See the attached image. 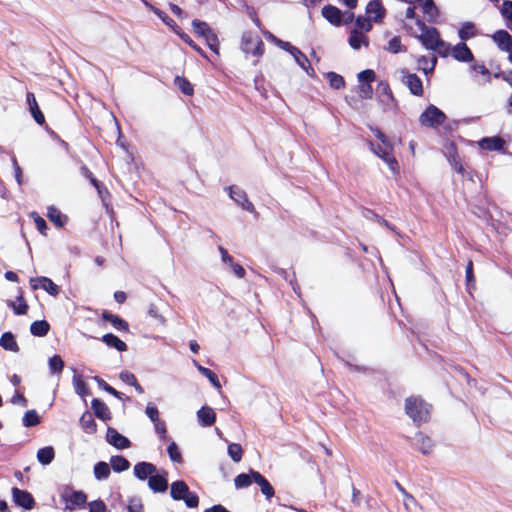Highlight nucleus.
<instances>
[{"mask_svg": "<svg viewBox=\"0 0 512 512\" xmlns=\"http://www.w3.org/2000/svg\"><path fill=\"white\" fill-rule=\"evenodd\" d=\"M110 463H111V467L116 472L125 471L130 466L129 461L126 458L122 457V456H114V457H112Z\"/></svg>", "mask_w": 512, "mask_h": 512, "instance_id": "nucleus-39", "label": "nucleus"}, {"mask_svg": "<svg viewBox=\"0 0 512 512\" xmlns=\"http://www.w3.org/2000/svg\"><path fill=\"white\" fill-rule=\"evenodd\" d=\"M234 482L237 488L247 487L252 483V474H240L235 478Z\"/></svg>", "mask_w": 512, "mask_h": 512, "instance_id": "nucleus-53", "label": "nucleus"}, {"mask_svg": "<svg viewBox=\"0 0 512 512\" xmlns=\"http://www.w3.org/2000/svg\"><path fill=\"white\" fill-rule=\"evenodd\" d=\"M358 94L361 98H371L372 97V87L371 84H360L358 88Z\"/></svg>", "mask_w": 512, "mask_h": 512, "instance_id": "nucleus-61", "label": "nucleus"}, {"mask_svg": "<svg viewBox=\"0 0 512 512\" xmlns=\"http://www.w3.org/2000/svg\"><path fill=\"white\" fill-rule=\"evenodd\" d=\"M145 414L147 415V417L153 422H157V421H160V418H159V411L156 407V405L152 402H149L147 405H146V408H145Z\"/></svg>", "mask_w": 512, "mask_h": 512, "instance_id": "nucleus-51", "label": "nucleus"}, {"mask_svg": "<svg viewBox=\"0 0 512 512\" xmlns=\"http://www.w3.org/2000/svg\"><path fill=\"white\" fill-rule=\"evenodd\" d=\"M492 38L501 50L510 51L512 49V37L508 32L504 30L497 31Z\"/></svg>", "mask_w": 512, "mask_h": 512, "instance_id": "nucleus-23", "label": "nucleus"}, {"mask_svg": "<svg viewBox=\"0 0 512 512\" xmlns=\"http://www.w3.org/2000/svg\"><path fill=\"white\" fill-rule=\"evenodd\" d=\"M471 76L477 79L479 76H482L485 81L489 80L490 73L488 69L480 63H474L470 66Z\"/></svg>", "mask_w": 512, "mask_h": 512, "instance_id": "nucleus-35", "label": "nucleus"}, {"mask_svg": "<svg viewBox=\"0 0 512 512\" xmlns=\"http://www.w3.org/2000/svg\"><path fill=\"white\" fill-rule=\"evenodd\" d=\"M89 512H109L102 500H94L88 503Z\"/></svg>", "mask_w": 512, "mask_h": 512, "instance_id": "nucleus-56", "label": "nucleus"}, {"mask_svg": "<svg viewBox=\"0 0 512 512\" xmlns=\"http://www.w3.org/2000/svg\"><path fill=\"white\" fill-rule=\"evenodd\" d=\"M29 282L33 290L43 289L54 297L59 294V287L48 277H34L31 278Z\"/></svg>", "mask_w": 512, "mask_h": 512, "instance_id": "nucleus-11", "label": "nucleus"}, {"mask_svg": "<svg viewBox=\"0 0 512 512\" xmlns=\"http://www.w3.org/2000/svg\"><path fill=\"white\" fill-rule=\"evenodd\" d=\"M229 197L244 210L252 212L254 210L253 204L248 200L247 195L243 189L237 186H229L225 188Z\"/></svg>", "mask_w": 512, "mask_h": 512, "instance_id": "nucleus-10", "label": "nucleus"}, {"mask_svg": "<svg viewBox=\"0 0 512 512\" xmlns=\"http://www.w3.org/2000/svg\"><path fill=\"white\" fill-rule=\"evenodd\" d=\"M110 466L105 462H98L94 467V475L96 479L102 480L109 476Z\"/></svg>", "mask_w": 512, "mask_h": 512, "instance_id": "nucleus-44", "label": "nucleus"}, {"mask_svg": "<svg viewBox=\"0 0 512 512\" xmlns=\"http://www.w3.org/2000/svg\"><path fill=\"white\" fill-rule=\"evenodd\" d=\"M403 82L407 85L411 93L420 96L423 93L422 81L415 75L401 70Z\"/></svg>", "mask_w": 512, "mask_h": 512, "instance_id": "nucleus-15", "label": "nucleus"}, {"mask_svg": "<svg viewBox=\"0 0 512 512\" xmlns=\"http://www.w3.org/2000/svg\"><path fill=\"white\" fill-rule=\"evenodd\" d=\"M367 18L375 23H381L385 17L386 11L382 3L378 0L370 1L366 6Z\"/></svg>", "mask_w": 512, "mask_h": 512, "instance_id": "nucleus-12", "label": "nucleus"}, {"mask_svg": "<svg viewBox=\"0 0 512 512\" xmlns=\"http://www.w3.org/2000/svg\"><path fill=\"white\" fill-rule=\"evenodd\" d=\"M154 424V430L156 432V434L159 436L160 439H165L166 438V433H167V429H166V424L164 421L160 420V421H157Z\"/></svg>", "mask_w": 512, "mask_h": 512, "instance_id": "nucleus-60", "label": "nucleus"}, {"mask_svg": "<svg viewBox=\"0 0 512 512\" xmlns=\"http://www.w3.org/2000/svg\"><path fill=\"white\" fill-rule=\"evenodd\" d=\"M459 38L462 41L469 40L478 35V30L474 23L472 22H464L461 24L458 30Z\"/></svg>", "mask_w": 512, "mask_h": 512, "instance_id": "nucleus-25", "label": "nucleus"}, {"mask_svg": "<svg viewBox=\"0 0 512 512\" xmlns=\"http://www.w3.org/2000/svg\"><path fill=\"white\" fill-rule=\"evenodd\" d=\"M170 494L175 500H184L188 507H196L198 505V497L189 491L188 486L183 481H176L171 485Z\"/></svg>", "mask_w": 512, "mask_h": 512, "instance_id": "nucleus-5", "label": "nucleus"}, {"mask_svg": "<svg viewBox=\"0 0 512 512\" xmlns=\"http://www.w3.org/2000/svg\"><path fill=\"white\" fill-rule=\"evenodd\" d=\"M169 457L172 461L180 463L182 461V455L175 442H171L167 448Z\"/></svg>", "mask_w": 512, "mask_h": 512, "instance_id": "nucleus-52", "label": "nucleus"}, {"mask_svg": "<svg viewBox=\"0 0 512 512\" xmlns=\"http://www.w3.org/2000/svg\"><path fill=\"white\" fill-rule=\"evenodd\" d=\"M105 318H106V319H107V320H108V321H109V322H110V323H111V324H112L116 329H118V330H124V331L128 330V325H127V323H126L123 319H121V318H119V317H117V316H113V315L105 316Z\"/></svg>", "mask_w": 512, "mask_h": 512, "instance_id": "nucleus-55", "label": "nucleus"}, {"mask_svg": "<svg viewBox=\"0 0 512 512\" xmlns=\"http://www.w3.org/2000/svg\"><path fill=\"white\" fill-rule=\"evenodd\" d=\"M261 492L267 497L271 498L274 495V489L267 480L260 484Z\"/></svg>", "mask_w": 512, "mask_h": 512, "instance_id": "nucleus-63", "label": "nucleus"}, {"mask_svg": "<svg viewBox=\"0 0 512 512\" xmlns=\"http://www.w3.org/2000/svg\"><path fill=\"white\" fill-rule=\"evenodd\" d=\"M228 454L231 459L235 462H239L242 459V448L240 444L232 443L228 446Z\"/></svg>", "mask_w": 512, "mask_h": 512, "instance_id": "nucleus-50", "label": "nucleus"}, {"mask_svg": "<svg viewBox=\"0 0 512 512\" xmlns=\"http://www.w3.org/2000/svg\"><path fill=\"white\" fill-rule=\"evenodd\" d=\"M402 47L401 38L399 36H393L384 46V50L396 54L402 51Z\"/></svg>", "mask_w": 512, "mask_h": 512, "instance_id": "nucleus-43", "label": "nucleus"}, {"mask_svg": "<svg viewBox=\"0 0 512 512\" xmlns=\"http://www.w3.org/2000/svg\"><path fill=\"white\" fill-rule=\"evenodd\" d=\"M8 305L12 307L14 313L17 315H24L27 313L28 305L21 295L18 296L15 301H9Z\"/></svg>", "mask_w": 512, "mask_h": 512, "instance_id": "nucleus-37", "label": "nucleus"}, {"mask_svg": "<svg viewBox=\"0 0 512 512\" xmlns=\"http://www.w3.org/2000/svg\"><path fill=\"white\" fill-rule=\"evenodd\" d=\"M445 119V114L434 105L428 106L419 117L421 125L431 128L438 127Z\"/></svg>", "mask_w": 512, "mask_h": 512, "instance_id": "nucleus-8", "label": "nucleus"}, {"mask_svg": "<svg viewBox=\"0 0 512 512\" xmlns=\"http://www.w3.org/2000/svg\"><path fill=\"white\" fill-rule=\"evenodd\" d=\"M66 501V510H73L76 507H83L87 501V496L82 491H68L64 495Z\"/></svg>", "mask_w": 512, "mask_h": 512, "instance_id": "nucleus-13", "label": "nucleus"}, {"mask_svg": "<svg viewBox=\"0 0 512 512\" xmlns=\"http://www.w3.org/2000/svg\"><path fill=\"white\" fill-rule=\"evenodd\" d=\"M409 30L427 49L435 50L443 44L438 31L428 28L421 20H415L414 25H409Z\"/></svg>", "mask_w": 512, "mask_h": 512, "instance_id": "nucleus-2", "label": "nucleus"}, {"mask_svg": "<svg viewBox=\"0 0 512 512\" xmlns=\"http://www.w3.org/2000/svg\"><path fill=\"white\" fill-rule=\"evenodd\" d=\"M322 16L332 25L339 26L341 24L342 20V13L341 11L331 5L324 6L322 8Z\"/></svg>", "mask_w": 512, "mask_h": 512, "instance_id": "nucleus-22", "label": "nucleus"}, {"mask_svg": "<svg viewBox=\"0 0 512 512\" xmlns=\"http://www.w3.org/2000/svg\"><path fill=\"white\" fill-rule=\"evenodd\" d=\"M405 411L414 422H426L430 416V405L420 397L411 396L405 400Z\"/></svg>", "mask_w": 512, "mask_h": 512, "instance_id": "nucleus-3", "label": "nucleus"}, {"mask_svg": "<svg viewBox=\"0 0 512 512\" xmlns=\"http://www.w3.org/2000/svg\"><path fill=\"white\" fill-rule=\"evenodd\" d=\"M195 367L197 368V370L202 374L204 375L206 378H208V380L211 382V384L216 388V389H221V384H220V381L217 377V375L211 371L210 369L208 368H205L203 366H201L196 360L193 361Z\"/></svg>", "mask_w": 512, "mask_h": 512, "instance_id": "nucleus-29", "label": "nucleus"}, {"mask_svg": "<svg viewBox=\"0 0 512 512\" xmlns=\"http://www.w3.org/2000/svg\"><path fill=\"white\" fill-rule=\"evenodd\" d=\"M436 61L435 56H432L430 59L423 56L418 59L419 69H421L425 74L430 73L434 70Z\"/></svg>", "mask_w": 512, "mask_h": 512, "instance_id": "nucleus-42", "label": "nucleus"}, {"mask_svg": "<svg viewBox=\"0 0 512 512\" xmlns=\"http://www.w3.org/2000/svg\"><path fill=\"white\" fill-rule=\"evenodd\" d=\"M357 79L360 84H370L376 79V74L373 70L366 69L358 73Z\"/></svg>", "mask_w": 512, "mask_h": 512, "instance_id": "nucleus-48", "label": "nucleus"}, {"mask_svg": "<svg viewBox=\"0 0 512 512\" xmlns=\"http://www.w3.org/2000/svg\"><path fill=\"white\" fill-rule=\"evenodd\" d=\"M477 144L483 150L501 151L505 146V141L499 136H492L482 138Z\"/></svg>", "mask_w": 512, "mask_h": 512, "instance_id": "nucleus-17", "label": "nucleus"}, {"mask_svg": "<svg viewBox=\"0 0 512 512\" xmlns=\"http://www.w3.org/2000/svg\"><path fill=\"white\" fill-rule=\"evenodd\" d=\"M194 33L202 37L208 47L216 54H219V41L217 36L212 32L207 23L194 20L192 21Z\"/></svg>", "mask_w": 512, "mask_h": 512, "instance_id": "nucleus-6", "label": "nucleus"}, {"mask_svg": "<svg viewBox=\"0 0 512 512\" xmlns=\"http://www.w3.org/2000/svg\"><path fill=\"white\" fill-rule=\"evenodd\" d=\"M241 49L247 55L261 56L264 53L263 42L256 33H245L242 37Z\"/></svg>", "mask_w": 512, "mask_h": 512, "instance_id": "nucleus-7", "label": "nucleus"}, {"mask_svg": "<svg viewBox=\"0 0 512 512\" xmlns=\"http://www.w3.org/2000/svg\"><path fill=\"white\" fill-rule=\"evenodd\" d=\"M377 103L383 112H396L398 110V102L386 82L378 84Z\"/></svg>", "mask_w": 512, "mask_h": 512, "instance_id": "nucleus-4", "label": "nucleus"}, {"mask_svg": "<svg viewBox=\"0 0 512 512\" xmlns=\"http://www.w3.org/2000/svg\"><path fill=\"white\" fill-rule=\"evenodd\" d=\"M156 467L148 462H140L134 466V475L139 480H146L156 472Z\"/></svg>", "mask_w": 512, "mask_h": 512, "instance_id": "nucleus-21", "label": "nucleus"}, {"mask_svg": "<svg viewBox=\"0 0 512 512\" xmlns=\"http://www.w3.org/2000/svg\"><path fill=\"white\" fill-rule=\"evenodd\" d=\"M27 102H28V105H29V108H30V112H31L34 120L38 124H43L44 120H45L44 119V115L40 111V109L38 107V104H37V101H36V98H35L33 93H28L27 94Z\"/></svg>", "mask_w": 512, "mask_h": 512, "instance_id": "nucleus-26", "label": "nucleus"}, {"mask_svg": "<svg viewBox=\"0 0 512 512\" xmlns=\"http://www.w3.org/2000/svg\"><path fill=\"white\" fill-rule=\"evenodd\" d=\"M37 460L41 465H49L55 458V450L52 446H46L37 451Z\"/></svg>", "mask_w": 512, "mask_h": 512, "instance_id": "nucleus-27", "label": "nucleus"}, {"mask_svg": "<svg viewBox=\"0 0 512 512\" xmlns=\"http://www.w3.org/2000/svg\"><path fill=\"white\" fill-rule=\"evenodd\" d=\"M348 43L352 49L359 50L362 47L367 48L369 46V38L367 35L361 33L359 29H353L350 32Z\"/></svg>", "mask_w": 512, "mask_h": 512, "instance_id": "nucleus-19", "label": "nucleus"}, {"mask_svg": "<svg viewBox=\"0 0 512 512\" xmlns=\"http://www.w3.org/2000/svg\"><path fill=\"white\" fill-rule=\"evenodd\" d=\"M326 78L329 81L331 88L340 90L345 87V81L343 77L335 72H328Z\"/></svg>", "mask_w": 512, "mask_h": 512, "instance_id": "nucleus-38", "label": "nucleus"}, {"mask_svg": "<svg viewBox=\"0 0 512 512\" xmlns=\"http://www.w3.org/2000/svg\"><path fill=\"white\" fill-rule=\"evenodd\" d=\"M148 485L154 492H163L167 489V480L164 474L157 471L148 480Z\"/></svg>", "mask_w": 512, "mask_h": 512, "instance_id": "nucleus-24", "label": "nucleus"}, {"mask_svg": "<svg viewBox=\"0 0 512 512\" xmlns=\"http://www.w3.org/2000/svg\"><path fill=\"white\" fill-rule=\"evenodd\" d=\"M154 13L167 25L169 26L174 32H175V28L178 29L179 27L175 24V22L169 18L165 13H163L162 11L154 8L153 9Z\"/></svg>", "mask_w": 512, "mask_h": 512, "instance_id": "nucleus-58", "label": "nucleus"}, {"mask_svg": "<svg viewBox=\"0 0 512 512\" xmlns=\"http://www.w3.org/2000/svg\"><path fill=\"white\" fill-rule=\"evenodd\" d=\"M128 512H143V505L139 499H131L128 504Z\"/></svg>", "mask_w": 512, "mask_h": 512, "instance_id": "nucleus-62", "label": "nucleus"}, {"mask_svg": "<svg viewBox=\"0 0 512 512\" xmlns=\"http://www.w3.org/2000/svg\"><path fill=\"white\" fill-rule=\"evenodd\" d=\"M230 267H231V270L233 271V273L237 277L243 278L245 276V270H244V268L240 264L231 263Z\"/></svg>", "mask_w": 512, "mask_h": 512, "instance_id": "nucleus-64", "label": "nucleus"}, {"mask_svg": "<svg viewBox=\"0 0 512 512\" xmlns=\"http://www.w3.org/2000/svg\"><path fill=\"white\" fill-rule=\"evenodd\" d=\"M420 8L430 18L434 19L438 15V9L436 8L433 0H417Z\"/></svg>", "mask_w": 512, "mask_h": 512, "instance_id": "nucleus-32", "label": "nucleus"}, {"mask_svg": "<svg viewBox=\"0 0 512 512\" xmlns=\"http://www.w3.org/2000/svg\"><path fill=\"white\" fill-rule=\"evenodd\" d=\"M119 377L124 383L133 386L138 393H143V388L138 383L134 374L128 371H122Z\"/></svg>", "mask_w": 512, "mask_h": 512, "instance_id": "nucleus-36", "label": "nucleus"}, {"mask_svg": "<svg viewBox=\"0 0 512 512\" xmlns=\"http://www.w3.org/2000/svg\"><path fill=\"white\" fill-rule=\"evenodd\" d=\"M50 325L47 321H35L31 324L30 331L34 336L43 337L49 331Z\"/></svg>", "mask_w": 512, "mask_h": 512, "instance_id": "nucleus-31", "label": "nucleus"}, {"mask_svg": "<svg viewBox=\"0 0 512 512\" xmlns=\"http://www.w3.org/2000/svg\"><path fill=\"white\" fill-rule=\"evenodd\" d=\"M501 14L510 22L512 26V1H505L503 3Z\"/></svg>", "mask_w": 512, "mask_h": 512, "instance_id": "nucleus-59", "label": "nucleus"}, {"mask_svg": "<svg viewBox=\"0 0 512 512\" xmlns=\"http://www.w3.org/2000/svg\"><path fill=\"white\" fill-rule=\"evenodd\" d=\"M92 408L94 410V413L97 415V417H99L103 420L109 419L110 411H109L108 407L100 400L94 399L92 401Z\"/></svg>", "mask_w": 512, "mask_h": 512, "instance_id": "nucleus-33", "label": "nucleus"}, {"mask_svg": "<svg viewBox=\"0 0 512 512\" xmlns=\"http://www.w3.org/2000/svg\"><path fill=\"white\" fill-rule=\"evenodd\" d=\"M30 216L32 217V219L34 220V223H35V226L36 228L38 229V231L42 234V235H46V229H47V225H46V222L45 220L40 217L36 212H32L30 214Z\"/></svg>", "mask_w": 512, "mask_h": 512, "instance_id": "nucleus-54", "label": "nucleus"}, {"mask_svg": "<svg viewBox=\"0 0 512 512\" xmlns=\"http://www.w3.org/2000/svg\"><path fill=\"white\" fill-rule=\"evenodd\" d=\"M39 421V416L35 410H29L23 416V425L25 427L35 426Z\"/></svg>", "mask_w": 512, "mask_h": 512, "instance_id": "nucleus-47", "label": "nucleus"}, {"mask_svg": "<svg viewBox=\"0 0 512 512\" xmlns=\"http://www.w3.org/2000/svg\"><path fill=\"white\" fill-rule=\"evenodd\" d=\"M452 57L460 62H471L473 60V54L469 47L461 42L451 48Z\"/></svg>", "mask_w": 512, "mask_h": 512, "instance_id": "nucleus-18", "label": "nucleus"}, {"mask_svg": "<svg viewBox=\"0 0 512 512\" xmlns=\"http://www.w3.org/2000/svg\"><path fill=\"white\" fill-rule=\"evenodd\" d=\"M81 425L87 433H94L96 431V424L91 414L86 413L81 417Z\"/></svg>", "mask_w": 512, "mask_h": 512, "instance_id": "nucleus-45", "label": "nucleus"}, {"mask_svg": "<svg viewBox=\"0 0 512 512\" xmlns=\"http://www.w3.org/2000/svg\"><path fill=\"white\" fill-rule=\"evenodd\" d=\"M266 39L279 47L280 49L288 52L298 64V66L309 76H315V70L310 64L307 56L297 47L293 46L290 42L283 41L271 33L266 34Z\"/></svg>", "mask_w": 512, "mask_h": 512, "instance_id": "nucleus-1", "label": "nucleus"}, {"mask_svg": "<svg viewBox=\"0 0 512 512\" xmlns=\"http://www.w3.org/2000/svg\"><path fill=\"white\" fill-rule=\"evenodd\" d=\"M73 385L76 393L81 396L85 397L89 394V390L87 388V385L85 381L83 380L82 376L80 375H74L73 377Z\"/></svg>", "mask_w": 512, "mask_h": 512, "instance_id": "nucleus-40", "label": "nucleus"}, {"mask_svg": "<svg viewBox=\"0 0 512 512\" xmlns=\"http://www.w3.org/2000/svg\"><path fill=\"white\" fill-rule=\"evenodd\" d=\"M372 20H370L369 18H364V17H358L355 21V27L354 29H359V31H361V33L365 34L368 33L369 31H371L372 29Z\"/></svg>", "mask_w": 512, "mask_h": 512, "instance_id": "nucleus-46", "label": "nucleus"}, {"mask_svg": "<svg viewBox=\"0 0 512 512\" xmlns=\"http://www.w3.org/2000/svg\"><path fill=\"white\" fill-rule=\"evenodd\" d=\"M374 136L377 139L376 144H380L382 147L393 148L392 142L378 129L373 130Z\"/></svg>", "mask_w": 512, "mask_h": 512, "instance_id": "nucleus-57", "label": "nucleus"}, {"mask_svg": "<svg viewBox=\"0 0 512 512\" xmlns=\"http://www.w3.org/2000/svg\"><path fill=\"white\" fill-rule=\"evenodd\" d=\"M0 346L2 348H4L5 350H9V351H13V352L18 350V345L15 341L14 336L9 332L4 333L2 335V337L0 338Z\"/></svg>", "mask_w": 512, "mask_h": 512, "instance_id": "nucleus-34", "label": "nucleus"}, {"mask_svg": "<svg viewBox=\"0 0 512 512\" xmlns=\"http://www.w3.org/2000/svg\"><path fill=\"white\" fill-rule=\"evenodd\" d=\"M103 342L118 351H125L127 349L126 344L120 338L110 333L103 336Z\"/></svg>", "mask_w": 512, "mask_h": 512, "instance_id": "nucleus-30", "label": "nucleus"}, {"mask_svg": "<svg viewBox=\"0 0 512 512\" xmlns=\"http://www.w3.org/2000/svg\"><path fill=\"white\" fill-rule=\"evenodd\" d=\"M48 219L57 227H63L67 221V217L63 215L57 208L51 206L47 209Z\"/></svg>", "mask_w": 512, "mask_h": 512, "instance_id": "nucleus-28", "label": "nucleus"}, {"mask_svg": "<svg viewBox=\"0 0 512 512\" xmlns=\"http://www.w3.org/2000/svg\"><path fill=\"white\" fill-rule=\"evenodd\" d=\"M49 369L51 373H61L64 367V362L60 356L54 355L49 359Z\"/></svg>", "mask_w": 512, "mask_h": 512, "instance_id": "nucleus-49", "label": "nucleus"}, {"mask_svg": "<svg viewBox=\"0 0 512 512\" xmlns=\"http://www.w3.org/2000/svg\"><path fill=\"white\" fill-rule=\"evenodd\" d=\"M106 439L109 444L113 445L117 449H126L130 446V441L128 438L120 434L114 428H108Z\"/></svg>", "mask_w": 512, "mask_h": 512, "instance_id": "nucleus-16", "label": "nucleus"}, {"mask_svg": "<svg viewBox=\"0 0 512 512\" xmlns=\"http://www.w3.org/2000/svg\"><path fill=\"white\" fill-rule=\"evenodd\" d=\"M175 85L176 87L185 95L191 96L194 92L193 86L191 83L183 78V77H176L175 78Z\"/></svg>", "mask_w": 512, "mask_h": 512, "instance_id": "nucleus-41", "label": "nucleus"}, {"mask_svg": "<svg viewBox=\"0 0 512 512\" xmlns=\"http://www.w3.org/2000/svg\"><path fill=\"white\" fill-rule=\"evenodd\" d=\"M12 496H13L15 503L24 509L30 510L35 505V501H34L32 495L25 490H21L19 488H13Z\"/></svg>", "mask_w": 512, "mask_h": 512, "instance_id": "nucleus-14", "label": "nucleus"}, {"mask_svg": "<svg viewBox=\"0 0 512 512\" xmlns=\"http://www.w3.org/2000/svg\"><path fill=\"white\" fill-rule=\"evenodd\" d=\"M197 419L201 426H212L216 421V413L213 408L203 406L197 411Z\"/></svg>", "mask_w": 512, "mask_h": 512, "instance_id": "nucleus-20", "label": "nucleus"}, {"mask_svg": "<svg viewBox=\"0 0 512 512\" xmlns=\"http://www.w3.org/2000/svg\"><path fill=\"white\" fill-rule=\"evenodd\" d=\"M372 151L375 155H377L380 159H382L390 171L394 174H397L399 171V164L395 157L393 156V148L382 147L380 144H371Z\"/></svg>", "mask_w": 512, "mask_h": 512, "instance_id": "nucleus-9", "label": "nucleus"}]
</instances>
